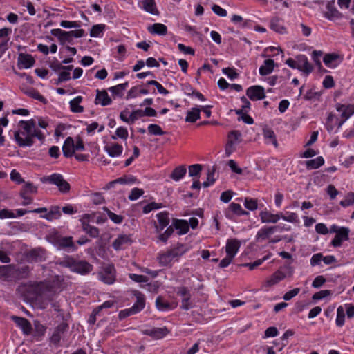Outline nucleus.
<instances>
[{"mask_svg":"<svg viewBox=\"0 0 354 354\" xmlns=\"http://www.w3.org/2000/svg\"><path fill=\"white\" fill-rule=\"evenodd\" d=\"M60 265L68 268L71 271L80 274H86L93 270V266L86 261H78L73 258H67L63 260Z\"/></svg>","mask_w":354,"mask_h":354,"instance_id":"1","label":"nucleus"},{"mask_svg":"<svg viewBox=\"0 0 354 354\" xmlns=\"http://www.w3.org/2000/svg\"><path fill=\"white\" fill-rule=\"evenodd\" d=\"M41 180L43 183H49L57 185L59 190L62 193H67L71 189L69 183L59 174H53L48 176H44Z\"/></svg>","mask_w":354,"mask_h":354,"instance_id":"2","label":"nucleus"},{"mask_svg":"<svg viewBox=\"0 0 354 354\" xmlns=\"http://www.w3.org/2000/svg\"><path fill=\"white\" fill-rule=\"evenodd\" d=\"M14 139L20 147H31L34 144L32 132L24 130L22 127L14 133Z\"/></svg>","mask_w":354,"mask_h":354,"instance_id":"3","label":"nucleus"},{"mask_svg":"<svg viewBox=\"0 0 354 354\" xmlns=\"http://www.w3.org/2000/svg\"><path fill=\"white\" fill-rule=\"evenodd\" d=\"M286 272H283L281 270H277L270 278L266 279L263 283L265 287H272V286L278 283L280 281L283 280L286 277H291L293 274V268L291 266L286 268Z\"/></svg>","mask_w":354,"mask_h":354,"instance_id":"4","label":"nucleus"},{"mask_svg":"<svg viewBox=\"0 0 354 354\" xmlns=\"http://www.w3.org/2000/svg\"><path fill=\"white\" fill-rule=\"evenodd\" d=\"M99 277L101 281L107 284H112L115 279V270L114 266L111 264H106L102 266L99 272Z\"/></svg>","mask_w":354,"mask_h":354,"instance_id":"5","label":"nucleus"},{"mask_svg":"<svg viewBox=\"0 0 354 354\" xmlns=\"http://www.w3.org/2000/svg\"><path fill=\"white\" fill-rule=\"evenodd\" d=\"M12 269L10 270V280H20L29 277L30 273V268L28 266H23L17 267L14 264H10Z\"/></svg>","mask_w":354,"mask_h":354,"instance_id":"6","label":"nucleus"},{"mask_svg":"<svg viewBox=\"0 0 354 354\" xmlns=\"http://www.w3.org/2000/svg\"><path fill=\"white\" fill-rule=\"evenodd\" d=\"M343 59V55L332 53L326 54L324 57L323 62L327 67L335 68L342 63Z\"/></svg>","mask_w":354,"mask_h":354,"instance_id":"7","label":"nucleus"},{"mask_svg":"<svg viewBox=\"0 0 354 354\" xmlns=\"http://www.w3.org/2000/svg\"><path fill=\"white\" fill-rule=\"evenodd\" d=\"M247 96L252 101L263 100L266 97L264 88L261 86H252L246 91Z\"/></svg>","mask_w":354,"mask_h":354,"instance_id":"8","label":"nucleus"},{"mask_svg":"<svg viewBox=\"0 0 354 354\" xmlns=\"http://www.w3.org/2000/svg\"><path fill=\"white\" fill-rule=\"evenodd\" d=\"M10 319L19 326L24 335H28L32 331L31 323L26 318L12 315Z\"/></svg>","mask_w":354,"mask_h":354,"instance_id":"9","label":"nucleus"},{"mask_svg":"<svg viewBox=\"0 0 354 354\" xmlns=\"http://www.w3.org/2000/svg\"><path fill=\"white\" fill-rule=\"evenodd\" d=\"M50 32L53 36L57 37L59 41L62 45H64L66 44H73V37L71 35L69 31H64L62 29L57 28L53 29Z\"/></svg>","mask_w":354,"mask_h":354,"instance_id":"10","label":"nucleus"},{"mask_svg":"<svg viewBox=\"0 0 354 354\" xmlns=\"http://www.w3.org/2000/svg\"><path fill=\"white\" fill-rule=\"evenodd\" d=\"M298 64V70L308 75L313 71V66L309 63L308 58L304 55H299L296 57Z\"/></svg>","mask_w":354,"mask_h":354,"instance_id":"11","label":"nucleus"},{"mask_svg":"<svg viewBox=\"0 0 354 354\" xmlns=\"http://www.w3.org/2000/svg\"><path fill=\"white\" fill-rule=\"evenodd\" d=\"M349 229L342 227L337 231V234L331 242L333 247H339L342 245L343 241L348 239Z\"/></svg>","mask_w":354,"mask_h":354,"instance_id":"12","label":"nucleus"},{"mask_svg":"<svg viewBox=\"0 0 354 354\" xmlns=\"http://www.w3.org/2000/svg\"><path fill=\"white\" fill-rule=\"evenodd\" d=\"M68 326L66 323H61L54 330V332L50 339V342L55 345H58L62 335L67 330Z\"/></svg>","mask_w":354,"mask_h":354,"instance_id":"13","label":"nucleus"},{"mask_svg":"<svg viewBox=\"0 0 354 354\" xmlns=\"http://www.w3.org/2000/svg\"><path fill=\"white\" fill-rule=\"evenodd\" d=\"M27 258L31 262H42L46 260V252L40 248H35L28 252Z\"/></svg>","mask_w":354,"mask_h":354,"instance_id":"14","label":"nucleus"},{"mask_svg":"<svg viewBox=\"0 0 354 354\" xmlns=\"http://www.w3.org/2000/svg\"><path fill=\"white\" fill-rule=\"evenodd\" d=\"M54 244L59 249L72 248L73 250H75L71 236H57L55 239Z\"/></svg>","mask_w":354,"mask_h":354,"instance_id":"15","label":"nucleus"},{"mask_svg":"<svg viewBox=\"0 0 354 354\" xmlns=\"http://www.w3.org/2000/svg\"><path fill=\"white\" fill-rule=\"evenodd\" d=\"M241 243L236 239H228L226 243L225 252L227 255L234 258L240 248Z\"/></svg>","mask_w":354,"mask_h":354,"instance_id":"16","label":"nucleus"},{"mask_svg":"<svg viewBox=\"0 0 354 354\" xmlns=\"http://www.w3.org/2000/svg\"><path fill=\"white\" fill-rule=\"evenodd\" d=\"M38 293L41 298L49 301L53 300L54 296L55 295V292L52 288V287L44 284L39 286Z\"/></svg>","mask_w":354,"mask_h":354,"instance_id":"17","label":"nucleus"},{"mask_svg":"<svg viewBox=\"0 0 354 354\" xmlns=\"http://www.w3.org/2000/svg\"><path fill=\"white\" fill-rule=\"evenodd\" d=\"M337 111L342 112V117L344 118V120L339 123L338 127H340L344 122L354 113V104H349L347 106L338 104L337 106Z\"/></svg>","mask_w":354,"mask_h":354,"instance_id":"18","label":"nucleus"},{"mask_svg":"<svg viewBox=\"0 0 354 354\" xmlns=\"http://www.w3.org/2000/svg\"><path fill=\"white\" fill-rule=\"evenodd\" d=\"M35 62L34 58L30 55L21 53L18 57L17 66L19 68H29L34 65Z\"/></svg>","mask_w":354,"mask_h":354,"instance_id":"19","label":"nucleus"},{"mask_svg":"<svg viewBox=\"0 0 354 354\" xmlns=\"http://www.w3.org/2000/svg\"><path fill=\"white\" fill-rule=\"evenodd\" d=\"M327 11L325 17L328 19H339L342 17V14L336 9L335 0L328 2L326 6Z\"/></svg>","mask_w":354,"mask_h":354,"instance_id":"20","label":"nucleus"},{"mask_svg":"<svg viewBox=\"0 0 354 354\" xmlns=\"http://www.w3.org/2000/svg\"><path fill=\"white\" fill-rule=\"evenodd\" d=\"M189 250V247L187 245L183 243H177L175 246L169 250L173 256L174 259H178Z\"/></svg>","mask_w":354,"mask_h":354,"instance_id":"21","label":"nucleus"},{"mask_svg":"<svg viewBox=\"0 0 354 354\" xmlns=\"http://www.w3.org/2000/svg\"><path fill=\"white\" fill-rule=\"evenodd\" d=\"M62 151L64 156L66 158L74 155V140L71 137H68L63 145Z\"/></svg>","mask_w":354,"mask_h":354,"instance_id":"22","label":"nucleus"},{"mask_svg":"<svg viewBox=\"0 0 354 354\" xmlns=\"http://www.w3.org/2000/svg\"><path fill=\"white\" fill-rule=\"evenodd\" d=\"M281 230L279 226H271L267 227H263L258 231L257 238L258 239L265 240L268 239L271 234L278 230Z\"/></svg>","mask_w":354,"mask_h":354,"instance_id":"23","label":"nucleus"},{"mask_svg":"<svg viewBox=\"0 0 354 354\" xmlns=\"http://www.w3.org/2000/svg\"><path fill=\"white\" fill-rule=\"evenodd\" d=\"M95 103L96 104H100L102 106H107L111 103V99L106 91L97 90Z\"/></svg>","mask_w":354,"mask_h":354,"instance_id":"24","label":"nucleus"},{"mask_svg":"<svg viewBox=\"0 0 354 354\" xmlns=\"http://www.w3.org/2000/svg\"><path fill=\"white\" fill-rule=\"evenodd\" d=\"M104 150L108 153V154L111 157H118L122 154L123 148L122 146L118 144L114 143L111 145H106L104 147Z\"/></svg>","mask_w":354,"mask_h":354,"instance_id":"25","label":"nucleus"},{"mask_svg":"<svg viewBox=\"0 0 354 354\" xmlns=\"http://www.w3.org/2000/svg\"><path fill=\"white\" fill-rule=\"evenodd\" d=\"M259 216L262 223H276L281 218L280 214H274L268 211L261 212Z\"/></svg>","mask_w":354,"mask_h":354,"instance_id":"26","label":"nucleus"},{"mask_svg":"<svg viewBox=\"0 0 354 354\" xmlns=\"http://www.w3.org/2000/svg\"><path fill=\"white\" fill-rule=\"evenodd\" d=\"M142 8L143 9L153 15H158L159 11L156 8L155 0H142Z\"/></svg>","mask_w":354,"mask_h":354,"instance_id":"27","label":"nucleus"},{"mask_svg":"<svg viewBox=\"0 0 354 354\" xmlns=\"http://www.w3.org/2000/svg\"><path fill=\"white\" fill-rule=\"evenodd\" d=\"M274 68V62L273 59H268L264 61L263 65L259 68L261 75L265 76L272 72Z\"/></svg>","mask_w":354,"mask_h":354,"instance_id":"28","label":"nucleus"},{"mask_svg":"<svg viewBox=\"0 0 354 354\" xmlns=\"http://www.w3.org/2000/svg\"><path fill=\"white\" fill-rule=\"evenodd\" d=\"M173 225L176 230H179L178 234L180 235L186 234L189 229V223L185 220L175 219L174 220Z\"/></svg>","mask_w":354,"mask_h":354,"instance_id":"29","label":"nucleus"},{"mask_svg":"<svg viewBox=\"0 0 354 354\" xmlns=\"http://www.w3.org/2000/svg\"><path fill=\"white\" fill-rule=\"evenodd\" d=\"M148 30L151 34H157L159 35H165L167 33V28L165 25L160 23H156L148 27Z\"/></svg>","mask_w":354,"mask_h":354,"instance_id":"30","label":"nucleus"},{"mask_svg":"<svg viewBox=\"0 0 354 354\" xmlns=\"http://www.w3.org/2000/svg\"><path fill=\"white\" fill-rule=\"evenodd\" d=\"M131 243V239L129 236L123 234L120 235L113 242V247L115 250H118L122 248L123 245Z\"/></svg>","mask_w":354,"mask_h":354,"instance_id":"31","label":"nucleus"},{"mask_svg":"<svg viewBox=\"0 0 354 354\" xmlns=\"http://www.w3.org/2000/svg\"><path fill=\"white\" fill-rule=\"evenodd\" d=\"M186 172L187 169L185 166L180 165L173 170L169 176L174 180L178 181L185 176Z\"/></svg>","mask_w":354,"mask_h":354,"instance_id":"32","label":"nucleus"},{"mask_svg":"<svg viewBox=\"0 0 354 354\" xmlns=\"http://www.w3.org/2000/svg\"><path fill=\"white\" fill-rule=\"evenodd\" d=\"M281 19L277 17H274L271 19L270 28L275 32L283 34L286 32L285 27L281 24Z\"/></svg>","mask_w":354,"mask_h":354,"instance_id":"33","label":"nucleus"},{"mask_svg":"<svg viewBox=\"0 0 354 354\" xmlns=\"http://www.w3.org/2000/svg\"><path fill=\"white\" fill-rule=\"evenodd\" d=\"M145 301L142 294L138 292L136 294V302L131 308L135 314L140 312L145 307Z\"/></svg>","mask_w":354,"mask_h":354,"instance_id":"34","label":"nucleus"},{"mask_svg":"<svg viewBox=\"0 0 354 354\" xmlns=\"http://www.w3.org/2000/svg\"><path fill=\"white\" fill-rule=\"evenodd\" d=\"M82 101V97L81 96H77L74 99L70 101V108L72 112L73 113H82L84 111V107L80 104Z\"/></svg>","mask_w":354,"mask_h":354,"instance_id":"35","label":"nucleus"},{"mask_svg":"<svg viewBox=\"0 0 354 354\" xmlns=\"http://www.w3.org/2000/svg\"><path fill=\"white\" fill-rule=\"evenodd\" d=\"M263 134L265 139L269 140L275 147H278L276 135L272 129L268 127H265L263 129Z\"/></svg>","mask_w":354,"mask_h":354,"instance_id":"36","label":"nucleus"},{"mask_svg":"<svg viewBox=\"0 0 354 354\" xmlns=\"http://www.w3.org/2000/svg\"><path fill=\"white\" fill-rule=\"evenodd\" d=\"M12 32L10 28H3L0 29V49H6V46L8 42L7 37Z\"/></svg>","mask_w":354,"mask_h":354,"instance_id":"37","label":"nucleus"},{"mask_svg":"<svg viewBox=\"0 0 354 354\" xmlns=\"http://www.w3.org/2000/svg\"><path fill=\"white\" fill-rule=\"evenodd\" d=\"M159 263L162 266H167L171 264L174 259L169 250L160 254L158 257Z\"/></svg>","mask_w":354,"mask_h":354,"instance_id":"38","label":"nucleus"},{"mask_svg":"<svg viewBox=\"0 0 354 354\" xmlns=\"http://www.w3.org/2000/svg\"><path fill=\"white\" fill-rule=\"evenodd\" d=\"M169 331L166 327L156 328L148 331L147 334L149 335L150 336L154 338L160 339L166 336L169 333Z\"/></svg>","mask_w":354,"mask_h":354,"instance_id":"39","label":"nucleus"},{"mask_svg":"<svg viewBox=\"0 0 354 354\" xmlns=\"http://www.w3.org/2000/svg\"><path fill=\"white\" fill-rule=\"evenodd\" d=\"M200 111L201 109L199 108H192L191 110L187 111L185 121L189 122H195L200 118Z\"/></svg>","mask_w":354,"mask_h":354,"instance_id":"40","label":"nucleus"},{"mask_svg":"<svg viewBox=\"0 0 354 354\" xmlns=\"http://www.w3.org/2000/svg\"><path fill=\"white\" fill-rule=\"evenodd\" d=\"M242 141L241 133L237 130H233L228 135V145L230 147L235 143H239Z\"/></svg>","mask_w":354,"mask_h":354,"instance_id":"41","label":"nucleus"},{"mask_svg":"<svg viewBox=\"0 0 354 354\" xmlns=\"http://www.w3.org/2000/svg\"><path fill=\"white\" fill-rule=\"evenodd\" d=\"M324 160L322 156H319L315 159L309 160L306 162V165L308 169H313L319 168L323 165Z\"/></svg>","mask_w":354,"mask_h":354,"instance_id":"42","label":"nucleus"},{"mask_svg":"<svg viewBox=\"0 0 354 354\" xmlns=\"http://www.w3.org/2000/svg\"><path fill=\"white\" fill-rule=\"evenodd\" d=\"M156 306L159 310H168L174 308L170 303L165 300L161 296L157 297L156 300Z\"/></svg>","mask_w":354,"mask_h":354,"instance_id":"43","label":"nucleus"},{"mask_svg":"<svg viewBox=\"0 0 354 354\" xmlns=\"http://www.w3.org/2000/svg\"><path fill=\"white\" fill-rule=\"evenodd\" d=\"M61 216V212L58 206H54L51 208L50 212L41 217L46 218L48 221H52L53 219L58 218Z\"/></svg>","mask_w":354,"mask_h":354,"instance_id":"44","label":"nucleus"},{"mask_svg":"<svg viewBox=\"0 0 354 354\" xmlns=\"http://www.w3.org/2000/svg\"><path fill=\"white\" fill-rule=\"evenodd\" d=\"M216 167L213 166L212 168H209L207 170V180L203 182L202 185L203 187H208L209 185H212L216 179L214 178V174L216 171Z\"/></svg>","mask_w":354,"mask_h":354,"instance_id":"45","label":"nucleus"},{"mask_svg":"<svg viewBox=\"0 0 354 354\" xmlns=\"http://www.w3.org/2000/svg\"><path fill=\"white\" fill-rule=\"evenodd\" d=\"M128 82H126L123 84H118L115 86L110 87L109 91L112 93L113 95L122 96L124 91L127 88Z\"/></svg>","mask_w":354,"mask_h":354,"instance_id":"46","label":"nucleus"},{"mask_svg":"<svg viewBox=\"0 0 354 354\" xmlns=\"http://www.w3.org/2000/svg\"><path fill=\"white\" fill-rule=\"evenodd\" d=\"M82 230L93 238L97 237L100 234L98 228L91 226L88 223H83Z\"/></svg>","mask_w":354,"mask_h":354,"instance_id":"47","label":"nucleus"},{"mask_svg":"<svg viewBox=\"0 0 354 354\" xmlns=\"http://www.w3.org/2000/svg\"><path fill=\"white\" fill-rule=\"evenodd\" d=\"M160 229L163 230L169 223V214L166 212H160L157 215Z\"/></svg>","mask_w":354,"mask_h":354,"instance_id":"48","label":"nucleus"},{"mask_svg":"<svg viewBox=\"0 0 354 354\" xmlns=\"http://www.w3.org/2000/svg\"><path fill=\"white\" fill-rule=\"evenodd\" d=\"M25 93L34 98V99H36V100H38L39 101L46 104L47 102L46 98L42 96L41 95L39 94V93L35 88H29L28 90H27L26 91H25Z\"/></svg>","mask_w":354,"mask_h":354,"instance_id":"49","label":"nucleus"},{"mask_svg":"<svg viewBox=\"0 0 354 354\" xmlns=\"http://www.w3.org/2000/svg\"><path fill=\"white\" fill-rule=\"evenodd\" d=\"M137 178L132 175H124L115 179V182L118 184H133L137 183Z\"/></svg>","mask_w":354,"mask_h":354,"instance_id":"50","label":"nucleus"},{"mask_svg":"<svg viewBox=\"0 0 354 354\" xmlns=\"http://www.w3.org/2000/svg\"><path fill=\"white\" fill-rule=\"evenodd\" d=\"M21 127L24 129L28 131L32 132L36 127V122L35 120L31 119L27 121L21 120L19 122Z\"/></svg>","mask_w":354,"mask_h":354,"instance_id":"51","label":"nucleus"},{"mask_svg":"<svg viewBox=\"0 0 354 354\" xmlns=\"http://www.w3.org/2000/svg\"><path fill=\"white\" fill-rule=\"evenodd\" d=\"M12 267H10V264L6 266H0V278L10 280V270Z\"/></svg>","mask_w":354,"mask_h":354,"instance_id":"52","label":"nucleus"},{"mask_svg":"<svg viewBox=\"0 0 354 354\" xmlns=\"http://www.w3.org/2000/svg\"><path fill=\"white\" fill-rule=\"evenodd\" d=\"M345 313L342 306H339L337 310L336 324L341 327L344 324Z\"/></svg>","mask_w":354,"mask_h":354,"instance_id":"53","label":"nucleus"},{"mask_svg":"<svg viewBox=\"0 0 354 354\" xmlns=\"http://www.w3.org/2000/svg\"><path fill=\"white\" fill-rule=\"evenodd\" d=\"M354 204V192H348L344 200L340 201V205L344 207H348Z\"/></svg>","mask_w":354,"mask_h":354,"instance_id":"54","label":"nucleus"},{"mask_svg":"<svg viewBox=\"0 0 354 354\" xmlns=\"http://www.w3.org/2000/svg\"><path fill=\"white\" fill-rule=\"evenodd\" d=\"M189 175L192 177L198 176L202 171L203 167L201 165L195 164L189 167Z\"/></svg>","mask_w":354,"mask_h":354,"instance_id":"55","label":"nucleus"},{"mask_svg":"<svg viewBox=\"0 0 354 354\" xmlns=\"http://www.w3.org/2000/svg\"><path fill=\"white\" fill-rule=\"evenodd\" d=\"M105 26L104 24H97L94 25L90 31V35L93 37H99L100 33L102 32V31L104 29Z\"/></svg>","mask_w":354,"mask_h":354,"instance_id":"56","label":"nucleus"},{"mask_svg":"<svg viewBox=\"0 0 354 354\" xmlns=\"http://www.w3.org/2000/svg\"><path fill=\"white\" fill-rule=\"evenodd\" d=\"M148 131L150 134L162 136L165 134V132L162 131L161 127L155 124H151L148 127Z\"/></svg>","mask_w":354,"mask_h":354,"instance_id":"57","label":"nucleus"},{"mask_svg":"<svg viewBox=\"0 0 354 354\" xmlns=\"http://www.w3.org/2000/svg\"><path fill=\"white\" fill-rule=\"evenodd\" d=\"M229 209L232 210V212H233L235 214L237 215H243L248 214V212L244 211L242 209L241 206L238 203H232L229 205Z\"/></svg>","mask_w":354,"mask_h":354,"instance_id":"58","label":"nucleus"},{"mask_svg":"<svg viewBox=\"0 0 354 354\" xmlns=\"http://www.w3.org/2000/svg\"><path fill=\"white\" fill-rule=\"evenodd\" d=\"M144 194V191L141 189H139L138 187H135L133 188L130 194L129 195V199L130 201H136L137 200L139 197H140L141 196H142Z\"/></svg>","mask_w":354,"mask_h":354,"instance_id":"59","label":"nucleus"},{"mask_svg":"<svg viewBox=\"0 0 354 354\" xmlns=\"http://www.w3.org/2000/svg\"><path fill=\"white\" fill-rule=\"evenodd\" d=\"M104 209L106 211L109 218L113 222H114L115 223H117V224L121 223L122 222L123 217L121 215L115 214V213H113V212H111L109 209H108L106 207H105Z\"/></svg>","mask_w":354,"mask_h":354,"instance_id":"60","label":"nucleus"},{"mask_svg":"<svg viewBox=\"0 0 354 354\" xmlns=\"http://www.w3.org/2000/svg\"><path fill=\"white\" fill-rule=\"evenodd\" d=\"M148 85H153L156 87L158 91L160 93V94H163V95H167L169 93V91L167 90L166 88H165L162 84H160L159 82H158L156 80H150V81H148L147 83Z\"/></svg>","mask_w":354,"mask_h":354,"instance_id":"61","label":"nucleus"},{"mask_svg":"<svg viewBox=\"0 0 354 354\" xmlns=\"http://www.w3.org/2000/svg\"><path fill=\"white\" fill-rule=\"evenodd\" d=\"M244 205L249 210H255L257 208V201L255 199L245 198Z\"/></svg>","mask_w":354,"mask_h":354,"instance_id":"62","label":"nucleus"},{"mask_svg":"<svg viewBox=\"0 0 354 354\" xmlns=\"http://www.w3.org/2000/svg\"><path fill=\"white\" fill-rule=\"evenodd\" d=\"M21 192L27 193L36 194L37 192V187L34 185L32 183H25L24 186Z\"/></svg>","mask_w":354,"mask_h":354,"instance_id":"63","label":"nucleus"},{"mask_svg":"<svg viewBox=\"0 0 354 354\" xmlns=\"http://www.w3.org/2000/svg\"><path fill=\"white\" fill-rule=\"evenodd\" d=\"M331 295V291L330 290H321L319 292H317L316 293H315L313 297H312V299L313 300H319V299H322L327 296H329Z\"/></svg>","mask_w":354,"mask_h":354,"instance_id":"64","label":"nucleus"}]
</instances>
